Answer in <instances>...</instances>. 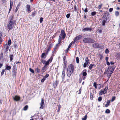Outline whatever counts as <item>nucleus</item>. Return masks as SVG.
I'll return each instance as SVG.
<instances>
[{"instance_id":"8fccbe9b","label":"nucleus","mask_w":120,"mask_h":120,"mask_svg":"<svg viewBox=\"0 0 120 120\" xmlns=\"http://www.w3.org/2000/svg\"><path fill=\"white\" fill-rule=\"evenodd\" d=\"M11 0H10V5L11 6H13V1H11Z\"/></svg>"},{"instance_id":"7ed1b4c3","label":"nucleus","mask_w":120,"mask_h":120,"mask_svg":"<svg viewBox=\"0 0 120 120\" xmlns=\"http://www.w3.org/2000/svg\"><path fill=\"white\" fill-rule=\"evenodd\" d=\"M15 21L14 20H12L11 19L10 21L8 23L7 27L10 30L12 29L14 26Z\"/></svg>"},{"instance_id":"338daca9","label":"nucleus","mask_w":120,"mask_h":120,"mask_svg":"<svg viewBox=\"0 0 120 120\" xmlns=\"http://www.w3.org/2000/svg\"><path fill=\"white\" fill-rule=\"evenodd\" d=\"M84 11L85 12H88V10H87V8H86L85 10H84Z\"/></svg>"},{"instance_id":"f257e3e1","label":"nucleus","mask_w":120,"mask_h":120,"mask_svg":"<svg viewBox=\"0 0 120 120\" xmlns=\"http://www.w3.org/2000/svg\"><path fill=\"white\" fill-rule=\"evenodd\" d=\"M101 24L102 26H104L105 24L110 20V15L108 12H105L104 13L103 16L102 17Z\"/></svg>"},{"instance_id":"7c9ffc66","label":"nucleus","mask_w":120,"mask_h":120,"mask_svg":"<svg viewBox=\"0 0 120 120\" xmlns=\"http://www.w3.org/2000/svg\"><path fill=\"white\" fill-rule=\"evenodd\" d=\"M94 65V64H90L89 67V68L91 69L92 68V67Z\"/></svg>"},{"instance_id":"3c124183","label":"nucleus","mask_w":120,"mask_h":120,"mask_svg":"<svg viewBox=\"0 0 120 120\" xmlns=\"http://www.w3.org/2000/svg\"><path fill=\"white\" fill-rule=\"evenodd\" d=\"M35 15V13L34 12H33L31 14V16H34Z\"/></svg>"},{"instance_id":"9d476101","label":"nucleus","mask_w":120,"mask_h":120,"mask_svg":"<svg viewBox=\"0 0 120 120\" xmlns=\"http://www.w3.org/2000/svg\"><path fill=\"white\" fill-rule=\"evenodd\" d=\"M15 101H18L20 99V97L17 95L15 96V97H13Z\"/></svg>"},{"instance_id":"a878e982","label":"nucleus","mask_w":120,"mask_h":120,"mask_svg":"<svg viewBox=\"0 0 120 120\" xmlns=\"http://www.w3.org/2000/svg\"><path fill=\"white\" fill-rule=\"evenodd\" d=\"M35 72L36 73H39L40 72V70L38 68H37L35 69Z\"/></svg>"},{"instance_id":"cd10ccee","label":"nucleus","mask_w":120,"mask_h":120,"mask_svg":"<svg viewBox=\"0 0 120 120\" xmlns=\"http://www.w3.org/2000/svg\"><path fill=\"white\" fill-rule=\"evenodd\" d=\"M104 94L105 93L104 92V91H103L102 90H101L99 93V95H102V94Z\"/></svg>"},{"instance_id":"0eeeda50","label":"nucleus","mask_w":120,"mask_h":120,"mask_svg":"<svg viewBox=\"0 0 120 120\" xmlns=\"http://www.w3.org/2000/svg\"><path fill=\"white\" fill-rule=\"evenodd\" d=\"M93 86L95 88L97 89L98 88V89H99L101 86V85L100 84H97L95 82H94L93 84Z\"/></svg>"},{"instance_id":"c756f323","label":"nucleus","mask_w":120,"mask_h":120,"mask_svg":"<svg viewBox=\"0 0 120 120\" xmlns=\"http://www.w3.org/2000/svg\"><path fill=\"white\" fill-rule=\"evenodd\" d=\"M63 66H64L63 68H64V69H65V68L66 66H67L66 62H64Z\"/></svg>"},{"instance_id":"f03ea898","label":"nucleus","mask_w":120,"mask_h":120,"mask_svg":"<svg viewBox=\"0 0 120 120\" xmlns=\"http://www.w3.org/2000/svg\"><path fill=\"white\" fill-rule=\"evenodd\" d=\"M74 65L70 64L68 67L67 72V75L68 76L70 77L72 73L74 71Z\"/></svg>"},{"instance_id":"f3484780","label":"nucleus","mask_w":120,"mask_h":120,"mask_svg":"<svg viewBox=\"0 0 120 120\" xmlns=\"http://www.w3.org/2000/svg\"><path fill=\"white\" fill-rule=\"evenodd\" d=\"M114 68H112L111 70L109 73V77L111 76V74H112L114 70Z\"/></svg>"},{"instance_id":"bb28decb","label":"nucleus","mask_w":120,"mask_h":120,"mask_svg":"<svg viewBox=\"0 0 120 120\" xmlns=\"http://www.w3.org/2000/svg\"><path fill=\"white\" fill-rule=\"evenodd\" d=\"M47 67H45V66H44V67L42 68V71L44 72L46 70L45 69L47 68Z\"/></svg>"},{"instance_id":"864d4df0","label":"nucleus","mask_w":120,"mask_h":120,"mask_svg":"<svg viewBox=\"0 0 120 120\" xmlns=\"http://www.w3.org/2000/svg\"><path fill=\"white\" fill-rule=\"evenodd\" d=\"M19 8V7H18V5L17 6L16 9H15V12H16L17 11Z\"/></svg>"},{"instance_id":"f704fd0d","label":"nucleus","mask_w":120,"mask_h":120,"mask_svg":"<svg viewBox=\"0 0 120 120\" xmlns=\"http://www.w3.org/2000/svg\"><path fill=\"white\" fill-rule=\"evenodd\" d=\"M28 108V106L27 105H26L23 108V110H26Z\"/></svg>"},{"instance_id":"4d7b16f0","label":"nucleus","mask_w":120,"mask_h":120,"mask_svg":"<svg viewBox=\"0 0 120 120\" xmlns=\"http://www.w3.org/2000/svg\"><path fill=\"white\" fill-rule=\"evenodd\" d=\"M45 53H43L41 55V57L42 58H43L44 57V56H45Z\"/></svg>"},{"instance_id":"5fc2aeb1","label":"nucleus","mask_w":120,"mask_h":120,"mask_svg":"<svg viewBox=\"0 0 120 120\" xmlns=\"http://www.w3.org/2000/svg\"><path fill=\"white\" fill-rule=\"evenodd\" d=\"M102 99V98L101 97H98V100L99 101H101Z\"/></svg>"},{"instance_id":"a211bd4d","label":"nucleus","mask_w":120,"mask_h":120,"mask_svg":"<svg viewBox=\"0 0 120 120\" xmlns=\"http://www.w3.org/2000/svg\"><path fill=\"white\" fill-rule=\"evenodd\" d=\"M9 57H10V61H11L13 59V58L14 57L13 55V54H11L9 55Z\"/></svg>"},{"instance_id":"37998d69","label":"nucleus","mask_w":120,"mask_h":120,"mask_svg":"<svg viewBox=\"0 0 120 120\" xmlns=\"http://www.w3.org/2000/svg\"><path fill=\"white\" fill-rule=\"evenodd\" d=\"M87 116L86 115H85L84 118H82V120H86V119Z\"/></svg>"},{"instance_id":"2f4dec72","label":"nucleus","mask_w":120,"mask_h":120,"mask_svg":"<svg viewBox=\"0 0 120 120\" xmlns=\"http://www.w3.org/2000/svg\"><path fill=\"white\" fill-rule=\"evenodd\" d=\"M69 6L68 8H69V9H72L73 8V6L71 4H70V5H69Z\"/></svg>"},{"instance_id":"aec40b11","label":"nucleus","mask_w":120,"mask_h":120,"mask_svg":"<svg viewBox=\"0 0 120 120\" xmlns=\"http://www.w3.org/2000/svg\"><path fill=\"white\" fill-rule=\"evenodd\" d=\"M85 61L86 62L85 63H87L88 64H89L90 63L89 60V59H88V57H86L85 60Z\"/></svg>"},{"instance_id":"49530a36","label":"nucleus","mask_w":120,"mask_h":120,"mask_svg":"<svg viewBox=\"0 0 120 120\" xmlns=\"http://www.w3.org/2000/svg\"><path fill=\"white\" fill-rule=\"evenodd\" d=\"M76 60L77 63H79V60L78 57H76Z\"/></svg>"},{"instance_id":"393cba45","label":"nucleus","mask_w":120,"mask_h":120,"mask_svg":"<svg viewBox=\"0 0 120 120\" xmlns=\"http://www.w3.org/2000/svg\"><path fill=\"white\" fill-rule=\"evenodd\" d=\"M96 11H93L91 12V15L92 16H94L96 14Z\"/></svg>"},{"instance_id":"603ef678","label":"nucleus","mask_w":120,"mask_h":120,"mask_svg":"<svg viewBox=\"0 0 120 120\" xmlns=\"http://www.w3.org/2000/svg\"><path fill=\"white\" fill-rule=\"evenodd\" d=\"M43 18L41 17L40 19V23H41L43 21Z\"/></svg>"},{"instance_id":"4468645a","label":"nucleus","mask_w":120,"mask_h":120,"mask_svg":"<svg viewBox=\"0 0 120 120\" xmlns=\"http://www.w3.org/2000/svg\"><path fill=\"white\" fill-rule=\"evenodd\" d=\"M65 70H64L63 71L62 73V77L63 80L64 79V77L65 76Z\"/></svg>"},{"instance_id":"ea45409f","label":"nucleus","mask_w":120,"mask_h":120,"mask_svg":"<svg viewBox=\"0 0 120 120\" xmlns=\"http://www.w3.org/2000/svg\"><path fill=\"white\" fill-rule=\"evenodd\" d=\"M29 70L30 71L33 73H34V70L31 68H29Z\"/></svg>"},{"instance_id":"6ab92c4d","label":"nucleus","mask_w":120,"mask_h":120,"mask_svg":"<svg viewBox=\"0 0 120 120\" xmlns=\"http://www.w3.org/2000/svg\"><path fill=\"white\" fill-rule=\"evenodd\" d=\"M61 38H62L60 37H59L58 43L59 45H60L61 44V41L62 40Z\"/></svg>"},{"instance_id":"20e7f679","label":"nucleus","mask_w":120,"mask_h":120,"mask_svg":"<svg viewBox=\"0 0 120 120\" xmlns=\"http://www.w3.org/2000/svg\"><path fill=\"white\" fill-rule=\"evenodd\" d=\"M52 59L53 57L51 56V57L47 61L42 59L41 60L42 61V63L43 64H44L45 65L44 66H45V67L47 68V66L49 65L50 62V61L51 62H52Z\"/></svg>"},{"instance_id":"79ce46f5","label":"nucleus","mask_w":120,"mask_h":120,"mask_svg":"<svg viewBox=\"0 0 120 120\" xmlns=\"http://www.w3.org/2000/svg\"><path fill=\"white\" fill-rule=\"evenodd\" d=\"M63 61H64V62H66V56H64L63 57Z\"/></svg>"},{"instance_id":"2eb2a0df","label":"nucleus","mask_w":120,"mask_h":120,"mask_svg":"<svg viewBox=\"0 0 120 120\" xmlns=\"http://www.w3.org/2000/svg\"><path fill=\"white\" fill-rule=\"evenodd\" d=\"M5 49V52H7L9 48V46L7 45V44L4 46Z\"/></svg>"},{"instance_id":"c9c22d12","label":"nucleus","mask_w":120,"mask_h":120,"mask_svg":"<svg viewBox=\"0 0 120 120\" xmlns=\"http://www.w3.org/2000/svg\"><path fill=\"white\" fill-rule=\"evenodd\" d=\"M93 95L92 93H90V98L91 100H93Z\"/></svg>"},{"instance_id":"6e6552de","label":"nucleus","mask_w":120,"mask_h":120,"mask_svg":"<svg viewBox=\"0 0 120 120\" xmlns=\"http://www.w3.org/2000/svg\"><path fill=\"white\" fill-rule=\"evenodd\" d=\"M92 28H83L82 30V31L83 32H85V31H91L92 30Z\"/></svg>"},{"instance_id":"c85d7f7f","label":"nucleus","mask_w":120,"mask_h":120,"mask_svg":"<svg viewBox=\"0 0 120 120\" xmlns=\"http://www.w3.org/2000/svg\"><path fill=\"white\" fill-rule=\"evenodd\" d=\"M16 70H12V75L13 76L16 75Z\"/></svg>"},{"instance_id":"5701e85b","label":"nucleus","mask_w":120,"mask_h":120,"mask_svg":"<svg viewBox=\"0 0 120 120\" xmlns=\"http://www.w3.org/2000/svg\"><path fill=\"white\" fill-rule=\"evenodd\" d=\"M108 88V86H107V87H106L105 89H104V90L103 91H104V92L105 93V94L106 93L107 91V90Z\"/></svg>"},{"instance_id":"39448f33","label":"nucleus","mask_w":120,"mask_h":120,"mask_svg":"<svg viewBox=\"0 0 120 120\" xmlns=\"http://www.w3.org/2000/svg\"><path fill=\"white\" fill-rule=\"evenodd\" d=\"M83 42L85 43H94V40L90 38H87L84 39L83 40Z\"/></svg>"},{"instance_id":"c03bdc74","label":"nucleus","mask_w":120,"mask_h":120,"mask_svg":"<svg viewBox=\"0 0 120 120\" xmlns=\"http://www.w3.org/2000/svg\"><path fill=\"white\" fill-rule=\"evenodd\" d=\"M50 49H49V48H48L46 52L45 53V55H46L50 51Z\"/></svg>"},{"instance_id":"1a4fd4ad","label":"nucleus","mask_w":120,"mask_h":120,"mask_svg":"<svg viewBox=\"0 0 120 120\" xmlns=\"http://www.w3.org/2000/svg\"><path fill=\"white\" fill-rule=\"evenodd\" d=\"M44 99L43 98H42L41 102L40 103V105L41 106L40 107V108L42 109L44 107L43 105H44Z\"/></svg>"},{"instance_id":"a18cd8bd","label":"nucleus","mask_w":120,"mask_h":120,"mask_svg":"<svg viewBox=\"0 0 120 120\" xmlns=\"http://www.w3.org/2000/svg\"><path fill=\"white\" fill-rule=\"evenodd\" d=\"M82 75L84 76H86L87 75V73L86 72H84L82 73Z\"/></svg>"},{"instance_id":"e433bc0d","label":"nucleus","mask_w":120,"mask_h":120,"mask_svg":"<svg viewBox=\"0 0 120 120\" xmlns=\"http://www.w3.org/2000/svg\"><path fill=\"white\" fill-rule=\"evenodd\" d=\"M89 65V64H88L86 63L85 62L83 64V67H84L85 68L86 66H88Z\"/></svg>"},{"instance_id":"4be33fe9","label":"nucleus","mask_w":120,"mask_h":120,"mask_svg":"<svg viewBox=\"0 0 120 120\" xmlns=\"http://www.w3.org/2000/svg\"><path fill=\"white\" fill-rule=\"evenodd\" d=\"M110 101L108 100L107 101L106 104L105 105V106L106 107H107L109 105V104L110 103Z\"/></svg>"},{"instance_id":"bf43d9fd","label":"nucleus","mask_w":120,"mask_h":120,"mask_svg":"<svg viewBox=\"0 0 120 120\" xmlns=\"http://www.w3.org/2000/svg\"><path fill=\"white\" fill-rule=\"evenodd\" d=\"M70 14H68L67 15L66 17L68 18H69Z\"/></svg>"},{"instance_id":"680f3d73","label":"nucleus","mask_w":120,"mask_h":120,"mask_svg":"<svg viewBox=\"0 0 120 120\" xmlns=\"http://www.w3.org/2000/svg\"><path fill=\"white\" fill-rule=\"evenodd\" d=\"M60 108V105L58 106V108L57 110V112L59 111Z\"/></svg>"},{"instance_id":"6e6d98bb","label":"nucleus","mask_w":120,"mask_h":120,"mask_svg":"<svg viewBox=\"0 0 120 120\" xmlns=\"http://www.w3.org/2000/svg\"><path fill=\"white\" fill-rule=\"evenodd\" d=\"M52 44H50L49 45L48 48L50 49V48H52Z\"/></svg>"},{"instance_id":"473e14b6","label":"nucleus","mask_w":120,"mask_h":120,"mask_svg":"<svg viewBox=\"0 0 120 120\" xmlns=\"http://www.w3.org/2000/svg\"><path fill=\"white\" fill-rule=\"evenodd\" d=\"M105 113H110V111L108 109H107L105 111Z\"/></svg>"},{"instance_id":"72a5a7b5","label":"nucleus","mask_w":120,"mask_h":120,"mask_svg":"<svg viewBox=\"0 0 120 120\" xmlns=\"http://www.w3.org/2000/svg\"><path fill=\"white\" fill-rule=\"evenodd\" d=\"M16 62L14 63V64L13 66V70H16V65H15Z\"/></svg>"},{"instance_id":"13d9d810","label":"nucleus","mask_w":120,"mask_h":120,"mask_svg":"<svg viewBox=\"0 0 120 120\" xmlns=\"http://www.w3.org/2000/svg\"><path fill=\"white\" fill-rule=\"evenodd\" d=\"M49 76V75L48 74H47L46 75H45L44 76V78L45 79L46 78L48 77Z\"/></svg>"},{"instance_id":"0e129e2a","label":"nucleus","mask_w":120,"mask_h":120,"mask_svg":"<svg viewBox=\"0 0 120 120\" xmlns=\"http://www.w3.org/2000/svg\"><path fill=\"white\" fill-rule=\"evenodd\" d=\"M113 8H110L109 11L110 12H111L113 10Z\"/></svg>"},{"instance_id":"a19ab883","label":"nucleus","mask_w":120,"mask_h":120,"mask_svg":"<svg viewBox=\"0 0 120 120\" xmlns=\"http://www.w3.org/2000/svg\"><path fill=\"white\" fill-rule=\"evenodd\" d=\"M5 69H3L2 71L1 74V76L3 75L4 73V72L5 71Z\"/></svg>"},{"instance_id":"423d86ee","label":"nucleus","mask_w":120,"mask_h":120,"mask_svg":"<svg viewBox=\"0 0 120 120\" xmlns=\"http://www.w3.org/2000/svg\"><path fill=\"white\" fill-rule=\"evenodd\" d=\"M66 34L65 33L64 31L63 30H61V34H60L59 37L62 38L63 39L65 38Z\"/></svg>"},{"instance_id":"b1692460","label":"nucleus","mask_w":120,"mask_h":120,"mask_svg":"<svg viewBox=\"0 0 120 120\" xmlns=\"http://www.w3.org/2000/svg\"><path fill=\"white\" fill-rule=\"evenodd\" d=\"M119 15V12L118 11H116L115 12V16L117 17Z\"/></svg>"},{"instance_id":"412c9836","label":"nucleus","mask_w":120,"mask_h":120,"mask_svg":"<svg viewBox=\"0 0 120 120\" xmlns=\"http://www.w3.org/2000/svg\"><path fill=\"white\" fill-rule=\"evenodd\" d=\"M72 45V42H71L68 46L66 51V52H68L69 49L70 48V47Z\"/></svg>"},{"instance_id":"4c0bfd02","label":"nucleus","mask_w":120,"mask_h":120,"mask_svg":"<svg viewBox=\"0 0 120 120\" xmlns=\"http://www.w3.org/2000/svg\"><path fill=\"white\" fill-rule=\"evenodd\" d=\"M11 41L10 39H9L8 42V44L10 46L11 44Z\"/></svg>"},{"instance_id":"dca6fc26","label":"nucleus","mask_w":120,"mask_h":120,"mask_svg":"<svg viewBox=\"0 0 120 120\" xmlns=\"http://www.w3.org/2000/svg\"><path fill=\"white\" fill-rule=\"evenodd\" d=\"M27 10L28 12V13H29L31 11V10L30 9V6L29 5H27Z\"/></svg>"},{"instance_id":"9b49d317","label":"nucleus","mask_w":120,"mask_h":120,"mask_svg":"<svg viewBox=\"0 0 120 120\" xmlns=\"http://www.w3.org/2000/svg\"><path fill=\"white\" fill-rule=\"evenodd\" d=\"M93 46L95 48H100L99 44L97 43L94 44L93 45Z\"/></svg>"},{"instance_id":"09e8293b","label":"nucleus","mask_w":120,"mask_h":120,"mask_svg":"<svg viewBox=\"0 0 120 120\" xmlns=\"http://www.w3.org/2000/svg\"><path fill=\"white\" fill-rule=\"evenodd\" d=\"M102 5L103 4H100L99 5H98V8H99V9H101V7Z\"/></svg>"},{"instance_id":"ddd939ff","label":"nucleus","mask_w":120,"mask_h":120,"mask_svg":"<svg viewBox=\"0 0 120 120\" xmlns=\"http://www.w3.org/2000/svg\"><path fill=\"white\" fill-rule=\"evenodd\" d=\"M11 69V67L10 66H8L7 64L6 65L5 70H9Z\"/></svg>"},{"instance_id":"774afa93","label":"nucleus","mask_w":120,"mask_h":120,"mask_svg":"<svg viewBox=\"0 0 120 120\" xmlns=\"http://www.w3.org/2000/svg\"><path fill=\"white\" fill-rule=\"evenodd\" d=\"M2 2L4 3H5L7 2V0H2Z\"/></svg>"},{"instance_id":"052dcab7","label":"nucleus","mask_w":120,"mask_h":120,"mask_svg":"<svg viewBox=\"0 0 120 120\" xmlns=\"http://www.w3.org/2000/svg\"><path fill=\"white\" fill-rule=\"evenodd\" d=\"M115 97H113L112 98V99L111 100V101H113L115 100Z\"/></svg>"},{"instance_id":"e2e57ef3","label":"nucleus","mask_w":120,"mask_h":120,"mask_svg":"<svg viewBox=\"0 0 120 120\" xmlns=\"http://www.w3.org/2000/svg\"><path fill=\"white\" fill-rule=\"evenodd\" d=\"M59 45V44H58V43L57 44L56 46L55 47V49L57 48V47H58V46Z\"/></svg>"},{"instance_id":"58836bf2","label":"nucleus","mask_w":120,"mask_h":120,"mask_svg":"<svg viewBox=\"0 0 120 120\" xmlns=\"http://www.w3.org/2000/svg\"><path fill=\"white\" fill-rule=\"evenodd\" d=\"M40 117H39L38 118L36 119V120H43V119L41 117V116L40 115Z\"/></svg>"},{"instance_id":"69168bd1","label":"nucleus","mask_w":120,"mask_h":120,"mask_svg":"<svg viewBox=\"0 0 120 120\" xmlns=\"http://www.w3.org/2000/svg\"><path fill=\"white\" fill-rule=\"evenodd\" d=\"M45 79L44 78L43 79H41V82H44L45 80Z\"/></svg>"},{"instance_id":"de8ad7c7","label":"nucleus","mask_w":120,"mask_h":120,"mask_svg":"<svg viewBox=\"0 0 120 120\" xmlns=\"http://www.w3.org/2000/svg\"><path fill=\"white\" fill-rule=\"evenodd\" d=\"M105 52L106 54H108L109 52V51L108 49H106L105 50Z\"/></svg>"},{"instance_id":"f8f14e48","label":"nucleus","mask_w":120,"mask_h":120,"mask_svg":"<svg viewBox=\"0 0 120 120\" xmlns=\"http://www.w3.org/2000/svg\"><path fill=\"white\" fill-rule=\"evenodd\" d=\"M82 37V36L81 35H79L76 37L75 38V41H77V40H79V39L81 38Z\"/></svg>"}]
</instances>
